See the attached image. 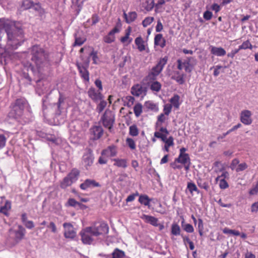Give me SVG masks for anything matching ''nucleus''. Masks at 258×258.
I'll return each mask as SVG.
<instances>
[{
    "label": "nucleus",
    "instance_id": "nucleus-44",
    "mask_svg": "<svg viewBox=\"0 0 258 258\" xmlns=\"http://www.w3.org/2000/svg\"><path fill=\"white\" fill-rule=\"evenodd\" d=\"M184 220L183 219L181 222V226L183 229L187 233H192L194 231V228L190 224H184Z\"/></svg>",
    "mask_w": 258,
    "mask_h": 258
},
{
    "label": "nucleus",
    "instance_id": "nucleus-19",
    "mask_svg": "<svg viewBox=\"0 0 258 258\" xmlns=\"http://www.w3.org/2000/svg\"><path fill=\"white\" fill-rule=\"evenodd\" d=\"M147 85L150 87V89L153 92H158L161 89L162 85L161 83L156 80L147 79L146 78Z\"/></svg>",
    "mask_w": 258,
    "mask_h": 258
},
{
    "label": "nucleus",
    "instance_id": "nucleus-30",
    "mask_svg": "<svg viewBox=\"0 0 258 258\" xmlns=\"http://www.w3.org/2000/svg\"><path fill=\"white\" fill-rule=\"evenodd\" d=\"M181 229L180 226L177 223H173L171 227V238L172 240H175V236H178L180 235Z\"/></svg>",
    "mask_w": 258,
    "mask_h": 258
},
{
    "label": "nucleus",
    "instance_id": "nucleus-50",
    "mask_svg": "<svg viewBox=\"0 0 258 258\" xmlns=\"http://www.w3.org/2000/svg\"><path fill=\"white\" fill-rule=\"evenodd\" d=\"M154 20L153 17H147L142 21V25L144 27H146L150 25Z\"/></svg>",
    "mask_w": 258,
    "mask_h": 258
},
{
    "label": "nucleus",
    "instance_id": "nucleus-3",
    "mask_svg": "<svg viewBox=\"0 0 258 258\" xmlns=\"http://www.w3.org/2000/svg\"><path fill=\"white\" fill-rule=\"evenodd\" d=\"M27 101L24 98H19L11 104V109L8 114L10 118H19L23 114Z\"/></svg>",
    "mask_w": 258,
    "mask_h": 258
},
{
    "label": "nucleus",
    "instance_id": "nucleus-23",
    "mask_svg": "<svg viewBox=\"0 0 258 258\" xmlns=\"http://www.w3.org/2000/svg\"><path fill=\"white\" fill-rule=\"evenodd\" d=\"M162 70V67H159L156 64V66L152 68L151 73L146 77L147 79L156 80L157 77L161 72Z\"/></svg>",
    "mask_w": 258,
    "mask_h": 258
},
{
    "label": "nucleus",
    "instance_id": "nucleus-25",
    "mask_svg": "<svg viewBox=\"0 0 258 258\" xmlns=\"http://www.w3.org/2000/svg\"><path fill=\"white\" fill-rule=\"evenodd\" d=\"M154 45L159 46L161 48L166 46V40L163 37L162 34H157L154 37Z\"/></svg>",
    "mask_w": 258,
    "mask_h": 258
},
{
    "label": "nucleus",
    "instance_id": "nucleus-57",
    "mask_svg": "<svg viewBox=\"0 0 258 258\" xmlns=\"http://www.w3.org/2000/svg\"><path fill=\"white\" fill-rule=\"evenodd\" d=\"M220 181L219 182V186L221 189H226L228 187L229 185L227 182L224 178H221V179H219Z\"/></svg>",
    "mask_w": 258,
    "mask_h": 258
},
{
    "label": "nucleus",
    "instance_id": "nucleus-35",
    "mask_svg": "<svg viewBox=\"0 0 258 258\" xmlns=\"http://www.w3.org/2000/svg\"><path fill=\"white\" fill-rule=\"evenodd\" d=\"M113 160L114 161L113 164L114 166L123 168L127 167V161L126 159L115 158L113 159Z\"/></svg>",
    "mask_w": 258,
    "mask_h": 258
},
{
    "label": "nucleus",
    "instance_id": "nucleus-39",
    "mask_svg": "<svg viewBox=\"0 0 258 258\" xmlns=\"http://www.w3.org/2000/svg\"><path fill=\"white\" fill-rule=\"evenodd\" d=\"M99 101L100 102L97 105L96 110L98 113H100L106 107L107 103L106 101L104 100V98L99 100Z\"/></svg>",
    "mask_w": 258,
    "mask_h": 258
},
{
    "label": "nucleus",
    "instance_id": "nucleus-28",
    "mask_svg": "<svg viewBox=\"0 0 258 258\" xmlns=\"http://www.w3.org/2000/svg\"><path fill=\"white\" fill-rule=\"evenodd\" d=\"M135 43L140 52L145 50L146 42L141 36L137 37L135 40Z\"/></svg>",
    "mask_w": 258,
    "mask_h": 258
},
{
    "label": "nucleus",
    "instance_id": "nucleus-32",
    "mask_svg": "<svg viewBox=\"0 0 258 258\" xmlns=\"http://www.w3.org/2000/svg\"><path fill=\"white\" fill-rule=\"evenodd\" d=\"M155 6L154 0H143L142 3V7L146 11H151Z\"/></svg>",
    "mask_w": 258,
    "mask_h": 258
},
{
    "label": "nucleus",
    "instance_id": "nucleus-29",
    "mask_svg": "<svg viewBox=\"0 0 258 258\" xmlns=\"http://www.w3.org/2000/svg\"><path fill=\"white\" fill-rule=\"evenodd\" d=\"M211 53L217 56H223L226 54V52L222 47L211 46Z\"/></svg>",
    "mask_w": 258,
    "mask_h": 258
},
{
    "label": "nucleus",
    "instance_id": "nucleus-21",
    "mask_svg": "<svg viewBox=\"0 0 258 258\" xmlns=\"http://www.w3.org/2000/svg\"><path fill=\"white\" fill-rule=\"evenodd\" d=\"M94 159L93 155L91 152L83 155V161L86 169H88V167L93 164Z\"/></svg>",
    "mask_w": 258,
    "mask_h": 258
},
{
    "label": "nucleus",
    "instance_id": "nucleus-5",
    "mask_svg": "<svg viewBox=\"0 0 258 258\" xmlns=\"http://www.w3.org/2000/svg\"><path fill=\"white\" fill-rule=\"evenodd\" d=\"M87 227L92 232V235L95 237L105 235L109 231V227L105 222H96Z\"/></svg>",
    "mask_w": 258,
    "mask_h": 258
},
{
    "label": "nucleus",
    "instance_id": "nucleus-45",
    "mask_svg": "<svg viewBox=\"0 0 258 258\" xmlns=\"http://www.w3.org/2000/svg\"><path fill=\"white\" fill-rule=\"evenodd\" d=\"M197 184L198 186L201 188L208 191L209 189V185L207 182L204 181L203 179L200 178L197 180Z\"/></svg>",
    "mask_w": 258,
    "mask_h": 258
},
{
    "label": "nucleus",
    "instance_id": "nucleus-49",
    "mask_svg": "<svg viewBox=\"0 0 258 258\" xmlns=\"http://www.w3.org/2000/svg\"><path fill=\"white\" fill-rule=\"evenodd\" d=\"M239 49H252V45L250 42V41L247 40L245 41H244L241 45L239 46Z\"/></svg>",
    "mask_w": 258,
    "mask_h": 258
},
{
    "label": "nucleus",
    "instance_id": "nucleus-7",
    "mask_svg": "<svg viewBox=\"0 0 258 258\" xmlns=\"http://www.w3.org/2000/svg\"><path fill=\"white\" fill-rule=\"evenodd\" d=\"M9 233L11 235H14V241L17 243L24 238L26 234V230L22 225H19L18 230L10 229L9 230Z\"/></svg>",
    "mask_w": 258,
    "mask_h": 258
},
{
    "label": "nucleus",
    "instance_id": "nucleus-34",
    "mask_svg": "<svg viewBox=\"0 0 258 258\" xmlns=\"http://www.w3.org/2000/svg\"><path fill=\"white\" fill-rule=\"evenodd\" d=\"M168 119V116L163 113H161L157 116L156 122L155 123V126L157 128L159 126H161L165 121Z\"/></svg>",
    "mask_w": 258,
    "mask_h": 258
},
{
    "label": "nucleus",
    "instance_id": "nucleus-38",
    "mask_svg": "<svg viewBox=\"0 0 258 258\" xmlns=\"http://www.w3.org/2000/svg\"><path fill=\"white\" fill-rule=\"evenodd\" d=\"M151 201V200L146 195H141L139 198V203L146 206H150Z\"/></svg>",
    "mask_w": 258,
    "mask_h": 258
},
{
    "label": "nucleus",
    "instance_id": "nucleus-51",
    "mask_svg": "<svg viewBox=\"0 0 258 258\" xmlns=\"http://www.w3.org/2000/svg\"><path fill=\"white\" fill-rule=\"evenodd\" d=\"M146 107L151 110L157 111L158 110V105L153 102H147L146 103Z\"/></svg>",
    "mask_w": 258,
    "mask_h": 258
},
{
    "label": "nucleus",
    "instance_id": "nucleus-61",
    "mask_svg": "<svg viewBox=\"0 0 258 258\" xmlns=\"http://www.w3.org/2000/svg\"><path fill=\"white\" fill-rule=\"evenodd\" d=\"M6 138L3 134H0V149L3 148L6 145Z\"/></svg>",
    "mask_w": 258,
    "mask_h": 258
},
{
    "label": "nucleus",
    "instance_id": "nucleus-47",
    "mask_svg": "<svg viewBox=\"0 0 258 258\" xmlns=\"http://www.w3.org/2000/svg\"><path fill=\"white\" fill-rule=\"evenodd\" d=\"M59 98L57 102L56 103L57 109L60 112L61 108V104H63L65 100V97L63 96L62 93H59Z\"/></svg>",
    "mask_w": 258,
    "mask_h": 258
},
{
    "label": "nucleus",
    "instance_id": "nucleus-13",
    "mask_svg": "<svg viewBox=\"0 0 258 258\" xmlns=\"http://www.w3.org/2000/svg\"><path fill=\"white\" fill-rule=\"evenodd\" d=\"M176 159V161L183 165L186 171H188L189 169L190 165V159L188 154H179L178 157Z\"/></svg>",
    "mask_w": 258,
    "mask_h": 258
},
{
    "label": "nucleus",
    "instance_id": "nucleus-11",
    "mask_svg": "<svg viewBox=\"0 0 258 258\" xmlns=\"http://www.w3.org/2000/svg\"><path fill=\"white\" fill-rule=\"evenodd\" d=\"M191 58V57H188L183 61L179 59H178L177 60V69L179 70L184 69L186 72L190 73L192 69V67L190 63Z\"/></svg>",
    "mask_w": 258,
    "mask_h": 258
},
{
    "label": "nucleus",
    "instance_id": "nucleus-16",
    "mask_svg": "<svg viewBox=\"0 0 258 258\" xmlns=\"http://www.w3.org/2000/svg\"><path fill=\"white\" fill-rule=\"evenodd\" d=\"M251 115V111L248 110L242 111L240 113V121L245 125L250 124L252 123Z\"/></svg>",
    "mask_w": 258,
    "mask_h": 258
},
{
    "label": "nucleus",
    "instance_id": "nucleus-15",
    "mask_svg": "<svg viewBox=\"0 0 258 258\" xmlns=\"http://www.w3.org/2000/svg\"><path fill=\"white\" fill-rule=\"evenodd\" d=\"M147 90L141 85L137 84L134 85L131 88V93L133 95L139 97L146 94Z\"/></svg>",
    "mask_w": 258,
    "mask_h": 258
},
{
    "label": "nucleus",
    "instance_id": "nucleus-18",
    "mask_svg": "<svg viewBox=\"0 0 258 258\" xmlns=\"http://www.w3.org/2000/svg\"><path fill=\"white\" fill-rule=\"evenodd\" d=\"M77 68L81 78L87 82H89V73L87 70L88 67H84L81 64H77Z\"/></svg>",
    "mask_w": 258,
    "mask_h": 258
},
{
    "label": "nucleus",
    "instance_id": "nucleus-56",
    "mask_svg": "<svg viewBox=\"0 0 258 258\" xmlns=\"http://www.w3.org/2000/svg\"><path fill=\"white\" fill-rule=\"evenodd\" d=\"M248 166L245 162L239 164L237 167L235 169L236 172H240L245 170Z\"/></svg>",
    "mask_w": 258,
    "mask_h": 258
},
{
    "label": "nucleus",
    "instance_id": "nucleus-48",
    "mask_svg": "<svg viewBox=\"0 0 258 258\" xmlns=\"http://www.w3.org/2000/svg\"><path fill=\"white\" fill-rule=\"evenodd\" d=\"M126 143L128 147L132 150L136 149V145L135 141L130 138H127L126 139Z\"/></svg>",
    "mask_w": 258,
    "mask_h": 258
},
{
    "label": "nucleus",
    "instance_id": "nucleus-17",
    "mask_svg": "<svg viewBox=\"0 0 258 258\" xmlns=\"http://www.w3.org/2000/svg\"><path fill=\"white\" fill-rule=\"evenodd\" d=\"M120 31L116 26L111 30L107 35L103 37V41L106 43H111L115 41V34Z\"/></svg>",
    "mask_w": 258,
    "mask_h": 258
},
{
    "label": "nucleus",
    "instance_id": "nucleus-46",
    "mask_svg": "<svg viewBox=\"0 0 258 258\" xmlns=\"http://www.w3.org/2000/svg\"><path fill=\"white\" fill-rule=\"evenodd\" d=\"M187 188L188 189L189 192L192 195L194 191L199 193V190L198 189L196 185L194 182H188L187 185Z\"/></svg>",
    "mask_w": 258,
    "mask_h": 258
},
{
    "label": "nucleus",
    "instance_id": "nucleus-36",
    "mask_svg": "<svg viewBox=\"0 0 258 258\" xmlns=\"http://www.w3.org/2000/svg\"><path fill=\"white\" fill-rule=\"evenodd\" d=\"M180 97L178 95H174L170 99V104L172 105V107L173 106L176 109H178L180 103H179Z\"/></svg>",
    "mask_w": 258,
    "mask_h": 258
},
{
    "label": "nucleus",
    "instance_id": "nucleus-64",
    "mask_svg": "<svg viewBox=\"0 0 258 258\" xmlns=\"http://www.w3.org/2000/svg\"><path fill=\"white\" fill-rule=\"evenodd\" d=\"M239 160L237 158H235L233 160H232L230 166L231 169L233 170L235 169L236 166L239 164Z\"/></svg>",
    "mask_w": 258,
    "mask_h": 258
},
{
    "label": "nucleus",
    "instance_id": "nucleus-62",
    "mask_svg": "<svg viewBox=\"0 0 258 258\" xmlns=\"http://www.w3.org/2000/svg\"><path fill=\"white\" fill-rule=\"evenodd\" d=\"M258 193V181L255 185L250 189L249 194L250 195H255Z\"/></svg>",
    "mask_w": 258,
    "mask_h": 258
},
{
    "label": "nucleus",
    "instance_id": "nucleus-1",
    "mask_svg": "<svg viewBox=\"0 0 258 258\" xmlns=\"http://www.w3.org/2000/svg\"><path fill=\"white\" fill-rule=\"evenodd\" d=\"M0 30H5L8 37L7 46L11 49H17L24 41L23 30L16 28L13 22L4 18L0 19Z\"/></svg>",
    "mask_w": 258,
    "mask_h": 258
},
{
    "label": "nucleus",
    "instance_id": "nucleus-8",
    "mask_svg": "<svg viewBox=\"0 0 258 258\" xmlns=\"http://www.w3.org/2000/svg\"><path fill=\"white\" fill-rule=\"evenodd\" d=\"M80 235L81 237L82 242L85 244L90 245L92 244L94 241L93 238L94 236L92 235V232L87 227L81 231Z\"/></svg>",
    "mask_w": 258,
    "mask_h": 258
},
{
    "label": "nucleus",
    "instance_id": "nucleus-58",
    "mask_svg": "<svg viewBox=\"0 0 258 258\" xmlns=\"http://www.w3.org/2000/svg\"><path fill=\"white\" fill-rule=\"evenodd\" d=\"M179 163L175 159L174 162L170 163V166L174 169H181L182 168V165Z\"/></svg>",
    "mask_w": 258,
    "mask_h": 258
},
{
    "label": "nucleus",
    "instance_id": "nucleus-6",
    "mask_svg": "<svg viewBox=\"0 0 258 258\" xmlns=\"http://www.w3.org/2000/svg\"><path fill=\"white\" fill-rule=\"evenodd\" d=\"M100 122L105 128L108 129L111 132L115 122L114 114L110 109H106L102 115Z\"/></svg>",
    "mask_w": 258,
    "mask_h": 258
},
{
    "label": "nucleus",
    "instance_id": "nucleus-60",
    "mask_svg": "<svg viewBox=\"0 0 258 258\" xmlns=\"http://www.w3.org/2000/svg\"><path fill=\"white\" fill-rule=\"evenodd\" d=\"M90 56L92 57V60L93 61V63L97 64V60L98 59V57L97 55V52L94 51V50L91 52Z\"/></svg>",
    "mask_w": 258,
    "mask_h": 258
},
{
    "label": "nucleus",
    "instance_id": "nucleus-2",
    "mask_svg": "<svg viewBox=\"0 0 258 258\" xmlns=\"http://www.w3.org/2000/svg\"><path fill=\"white\" fill-rule=\"evenodd\" d=\"M168 134V130L164 127H161L159 129V132H155L154 134L155 138L161 139L165 143L163 150L167 153L169 152V148L174 145V138L172 136H170L167 138V135Z\"/></svg>",
    "mask_w": 258,
    "mask_h": 258
},
{
    "label": "nucleus",
    "instance_id": "nucleus-43",
    "mask_svg": "<svg viewBox=\"0 0 258 258\" xmlns=\"http://www.w3.org/2000/svg\"><path fill=\"white\" fill-rule=\"evenodd\" d=\"M139 134V129L136 124H133L129 127V134L133 137H136Z\"/></svg>",
    "mask_w": 258,
    "mask_h": 258
},
{
    "label": "nucleus",
    "instance_id": "nucleus-31",
    "mask_svg": "<svg viewBox=\"0 0 258 258\" xmlns=\"http://www.w3.org/2000/svg\"><path fill=\"white\" fill-rule=\"evenodd\" d=\"M80 173V171L78 169L73 168L67 176L73 182V183H74L78 179Z\"/></svg>",
    "mask_w": 258,
    "mask_h": 258
},
{
    "label": "nucleus",
    "instance_id": "nucleus-12",
    "mask_svg": "<svg viewBox=\"0 0 258 258\" xmlns=\"http://www.w3.org/2000/svg\"><path fill=\"white\" fill-rule=\"evenodd\" d=\"M90 132L91 139L93 140H97L102 136L104 131L101 126L95 125L91 127Z\"/></svg>",
    "mask_w": 258,
    "mask_h": 258
},
{
    "label": "nucleus",
    "instance_id": "nucleus-24",
    "mask_svg": "<svg viewBox=\"0 0 258 258\" xmlns=\"http://www.w3.org/2000/svg\"><path fill=\"white\" fill-rule=\"evenodd\" d=\"M132 29L131 26H128L125 30V35L121 37L120 38V41L122 43H125L127 42V44H130L132 41L133 38L130 37L131 33L132 32Z\"/></svg>",
    "mask_w": 258,
    "mask_h": 258
},
{
    "label": "nucleus",
    "instance_id": "nucleus-42",
    "mask_svg": "<svg viewBox=\"0 0 258 258\" xmlns=\"http://www.w3.org/2000/svg\"><path fill=\"white\" fill-rule=\"evenodd\" d=\"M134 112L137 117L141 115L143 112V106L141 103H138L135 104L134 107Z\"/></svg>",
    "mask_w": 258,
    "mask_h": 258
},
{
    "label": "nucleus",
    "instance_id": "nucleus-33",
    "mask_svg": "<svg viewBox=\"0 0 258 258\" xmlns=\"http://www.w3.org/2000/svg\"><path fill=\"white\" fill-rule=\"evenodd\" d=\"M11 209V202L10 201L7 200L5 202V205L2 206L0 208V213L3 214L5 216H8L9 215V211Z\"/></svg>",
    "mask_w": 258,
    "mask_h": 258
},
{
    "label": "nucleus",
    "instance_id": "nucleus-10",
    "mask_svg": "<svg viewBox=\"0 0 258 258\" xmlns=\"http://www.w3.org/2000/svg\"><path fill=\"white\" fill-rule=\"evenodd\" d=\"M63 227L64 229V236L66 238L74 239L76 236L75 229L70 223H64Z\"/></svg>",
    "mask_w": 258,
    "mask_h": 258
},
{
    "label": "nucleus",
    "instance_id": "nucleus-59",
    "mask_svg": "<svg viewBox=\"0 0 258 258\" xmlns=\"http://www.w3.org/2000/svg\"><path fill=\"white\" fill-rule=\"evenodd\" d=\"M168 60V58L167 56H165L164 57L161 58L157 65L159 67H162V69H163L164 66L166 64Z\"/></svg>",
    "mask_w": 258,
    "mask_h": 258
},
{
    "label": "nucleus",
    "instance_id": "nucleus-4",
    "mask_svg": "<svg viewBox=\"0 0 258 258\" xmlns=\"http://www.w3.org/2000/svg\"><path fill=\"white\" fill-rule=\"evenodd\" d=\"M31 60L34 61L37 67L39 68L41 64L46 59L47 55L44 50L38 45H34L31 48Z\"/></svg>",
    "mask_w": 258,
    "mask_h": 258
},
{
    "label": "nucleus",
    "instance_id": "nucleus-22",
    "mask_svg": "<svg viewBox=\"0 0 258 258\" xmlns=\"http://www.w3.org/2000/svg\"><path fill=\"white\" fill-rule=\"evenodd\" d=\"M185 75L181 73L179 71H173L171 79L175 80L179 85H182L184 83Z\"/></svg>",
    "mask_w": 258,
    "mask_h": 258
},
{
    "label": "nucleus",
    "instance_id": "nucleus-26",
    "mask_svg": "<svg viewBox=\"0 0 258 258\" xmlns=\"http://www.w3.org/2000/svg\"><path fill=\"white\" fill-rule=\"evenodd\" d=\"M142 218L145 221V222L150 223L151 225L157 227L158 226V219L154 216L147 215H143Z\"/></svg>",
    "mask_w": 258,
    "mask_h": 258
},
{
    "label": "nucleus",
    "instance_id": "nucleus-54",
    "mask_svg": "<svg viewBox=\"0 0 258 258\" xmlns=\"http://www.w3.org/2000/svg\"><path fill=\"white\" fill-rule=\"evenodd\" d=\"M80 204L76 201L73 198H70L66 204L68 206H71V207H76L77 205H80Z\"/></svg>",
    "mask_w": 258,
    "mask_h": 258
},
{
    "label": "nucleus",
    "instance_id": "nucleus-53",
    "mask_svg": "<svg viewBox=\"0 0 258 258\" xmlns=\"http://www.w3.org/2000/svg\"><path fill=\"white\" fill-rule=\"evenodd\" d=\"M85 38L76 37L75 41L73 44V46H81L85 42Z\"/></svg>",
    "mask_w": 258,
    "mask_h": 258
},
{
    "label": "nucleus",
    "instance_id": "nucleus-41",
    "mask_svg": "<svg viewBox=\"0 0 258 258\" xmlns=\"http://www.w3.org/2000/svg\"><path fill=\"white\" fill-rule=\"evenodd\" d=\"M10 48L8 47V49H6L0 45V61L3 57L6 58L10 56L11 52L8 50Z\"/></svg>",
    "mask_w": 258,
    "mask_h": 258
},
{
    "label": "nucleus",
    "instance_id": "nucleus-52",
    "mask_svg": "<svg viewBox=\"0 0 258 258\" xmlns=\"http://www.w3.org/2000/svg\"><path fill=\"white\" fill-rule=\"evenodd\" d=\"M171 110L172 105L170 104H166L164 105L163 113H162L168 116L169 114L171 113Z\"/></svg>",
    "mask_w": 258,
    "mask_h": 258
},
{
    "label": "nucleus",
    "instance_id": "nucleus-9",
    "mask_svg": "<svg viewBox=\"0 0 258 258\" xmlns=\"http://www.w3.org/2000/svg\"><path fill=\"white\" fill-rule=\"evenodd\" d=\"M88 95L94 102H98L99 100L104 98V96L101 93V91L96 90L93 87L89 88L87 92Z\"/></svg>",
    "mask_w": 258,
    "mask_h": 258
},
{
    "label": "nucleus",
    "instance_id": "nucleus-14",
    "mask_svg": "<svg viewBox=\"0 0 258 258\" xmlns=\"http://www.w3.org/2000/svg\"><path fill=\"white\" fill-rule=\"evenodd\" d=\"M117 154V148L115 145H112L103 150L101 152V155L106 157H113L116 156Z\"/></svg>",
    "mask_w": 258,
    "mask_h": 258
},
{
    "label": "nucleus",
    "instance_id": "nucleus-63",
    "mask_svg": "<svg viewBox=\"0 0 258 258\" xmlns=\"http://www.w3.org/2000/svg\"><path fill=\"white\" fill-rule=\"evenodd\" d=\"M250 211L252 213H256L258 212V201L251 205Z\"/></svg>",
    "mask_w": 258,
    "mask_h": 258
},
{
    "label": "nucleus",
    "instance_id": "nucleus-20",
    "mask_svg": "<svg viewBox=\"0 0 258 258\" xmlns=\"http://www.w3.org/2000/svg\"><path fill=\"white\" fill-rule=\"evenodd\" d=\"M100 184L99 182H96L95 180L87 179L84 182L80 184V188L82 189L86 190L88 188L100 187Z\"/></svg>",
    "mask_w": 258,
    "mask_h": 258
},
{
    "label": "nucleus",
    "instance_id": "nucleus-37",
    "mask_svg": "<svg viewBox=\"0 0 258 258\" xmlns=\"http://www.w3.org/2000/svg\"><path fill=\"white\" fill-rule=\"evenodd\" d=\"M125 256V252L118 248H115L112 253V258H124Z\"/></svg>",
    "mask_w": 258,
    "mask_h": 258
},
{
    "label": "nucleus",
    "instance_id": "nucleus-40",
    "mask_svg": "<svg viewBox=\"0 0 258 258\" xmlns=\"http://www.w3.org/2000/svg\"><path fill=\"white\" fill-rule=\"evenodd\" d=\"M73 183L68 176H66L60 182V187L62 189H65L67 187L70 186Z\"/></svg>",
    "mask_w": 258,
    "mask_h": 258
},
{
    "label": "nucleus",
    "instance_id": "nucleus-55",
    "mask_svg": "<svg viewBox=\"0 0 258 258\" xmlns=\"http://www.w3.org/2000/svg\"><path fill=\"white\" fill-rule=\"evenodd\" d=\"M47 227L53 233H56L57 232L56 226L53 222H50Z\"/></svg>",
    "mask_w": 258,
    "mask_h": 258
},
{
    "label": "nucleus",
    "instance_id": "nucleus-27",
    "mask_svg": "<svg viewBox=\"0 0 258 258\" xmlns=\"http://www.w3.org/2000/svg\"><path fill=\"white\" fill-rule=\"evenodd\" d=\"M137 13L136 12H131L128 14L125 12L123 13V17L126 23L130 24L134 21L137 18Z\"/></svg>",
    "mask_w": 258,
    "mask_h": 258
}]
</instances>
